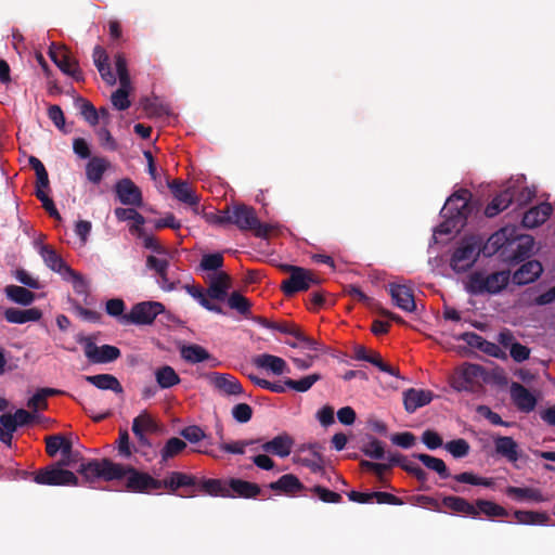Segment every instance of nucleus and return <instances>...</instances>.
<instances>
[{"instance_id": "32", "label": "nucleus", "mask_w": 555, "mask_h": 555, "mask_svg": "<svg viewBox=\"0 0 555 555\" xmlns=\"http://www.w3.org/2000/svg\"><path fill=\"white\" fill-rule=\"evenodd\" d=\"M44 263L54 272H57L62 276L65 274L66 269L69 267L64 260L57 255V253L50 246L41 244L38 249Z\"/></svg>"}, {"instance_id": "14", "label": "nucleus", "mask_w": 555, "mask_h": 555, "mask_svg": "<svg viewBox=\"0 0 555 555\" xmlns=\"http://www.w3.org/2000/svg\"><path fill=\"white\" fill-rule=\"evenodd\" d=\"M389 294L392 298L393 304L405 312H412L415 310L416 305L413 293L410 287L401 284H390Z\"/></svg>"}, {"instance_id": "12", "label": "nucleus", "mask_w": 555, "mask_h": 555, "mask_svg": "<svg viewBox=\"0 0 555 555\" xmlns=\"http://www.w3.org/2000/svg\"><path fill=\"white\" fill-rule=\"evenodd\" d=\"M115 192L122 205L140 207L143 204L141 190L130 179L119 180Z\"/></svg>"}, {"instance_id": "15", "label": "nucleus", "mask_w": 555, "mask_h": 555, "mask_svg": "<svg viewBox=\"0 0 555 555\" xmlns=\"http://www.w3.org/2000/svg\"><path fill=\"white\" fill-rule=\"evenodd\" d=\"M230 287V276L225 272L217 271L209 275L207 295L212 299L223 300L227 297Z\"/></svg>"}, {"instance_id": "37", "label": "nucleus", "mask_w": 555, "mask_h": 555, "mask_svg": "<svg viewBox=\"0 0 555 555\" xmlns=\"http://www.w3.org/2000/svg\"><path fill=\"white\" fill-rule=\"evenodd\" d=\"M46 444L47 453L50 456H54L59 452L62 455H68L73 449L72 441L61 435L47 437Z\"/></svg>"}, {"instance_id": "35", "label": "nucleus", "mask_w": 555, "mask_h": 555, "mask_svg": "<svg viewBox=\"0 0 555 555\" xmlns=\"http://www.w3.org/2000/svg\"><path fill=\"white\" fill-rule=\"evenodd\" d=\"M172 258V253L165 248L164 254L150 255L146 258V267L156 271V273L164 280L167 281V269L169 260Z\"/></svg>"}, {"instance_id": "6", "label": "nucleus", "mask_w": 555, "mask_h": 555, "mask_svg": "<svg viewBox=\"0 0 555 555\" xmlns=\"http://www.w3.org/2000/svg\"><path fill=\"white\" fill-rule=\"evenodd\" d=\"M115 66L120 88L112 94L111 101L115 108L124 111L130 106L128 95L131 90V80L127 68V61L122 54L115 55Z\"/></svg>"}, {"instance_id": "61", "label": "nucleus", "mask_w": 555, "mask_h": 555, "mask_svg": "<svg viewBox=\"0 0 555 555\" xmlns=\"http://www.w3.org/2000/svg\"><path fill=\"white\" fill-rule=\"evenodd\" d=\"M233 417L240 423H246L251 418L253 410L246 403H238L232 410Z\"/></svg>"}, {"instance_id": "44", "label": "nucleus", "mask_w": 555, "mask_h": 555, "mask_svg": "<svg viewBox=\"0 0 555 555\" xmlns=\"http://www.w3.org/2000/svg\"><path fill=\"white\" fill-rule=\"evenodd\" d=\"M163 482V489H169L176 491L181 487H188L194 485V478L183 473H171Z\"/></svg>"}, {"instance_id": "57", "label": "nucleus", "mask_w": 555, "mask_h": 555, "mask_svg": "<svg viewBox=\"0 0 555 555\" xmlns=\"http://www.w3.org/2000/svg\"><path fill=\"white\" fill-rule=\"evenodd\" d=\"M223 264V257L221 254H207L204 255L199 268L204 271H217Z\"/></svg>"}, {"instance_id": "53", "label": "nucleus", "mask_w": 555, "mask_h": 555, "mask_svg": "<svg viewBox=\"0 0 555 555\" xmlns=\"http://www.w3.org/2000/svg\"><path fill=\"white\" fill-rule=\"evenodd\" d=\"M287 345L292 348L300 349L302 352H318L320 350V344L309 336H300L299 339L287 341Z\"/></svg>"}, {"instance_id": "47", "label": "nucleus", "mask_w": 555, "mask_h": 555, "mask_svg": "<svg viewBox=\"0 0 555 555\" xmlns=\"http://www.w3.org/2000/svg\"><path fill=\"white\" fill-rule=\"evenodd\" d=\"M474 506L476 508L475 509L476 515L485 514L486 516H490V517H505L506 516L505 509L502 506H500L491 501L479 500V501H477V503Z\"/></svg>"}, {"instance_id": "42", "label": "nucleus", "mask_w": 555, "mask_h": 555, "mask_svg": "<svg viewBox=\"0 0 555 555\" xmlns=\"http://www.w3.org/2000/svg\"><path fill=\"white\" fill-rule=\"evenodd\" d=\"M5 295L12 301L28 306L35 300V294L25 287L17 285H9L5 287Z\"/></svg>"}, {"instance_id": "26", "label": "nucleus", "mask_w": 555, "mask_h": 555, "mask_svg": "<svg viewBox=\"0 0 555 555\" xmlns=\"http://www.w3.org/2000/svg\"><path fill=\"white\" fill-rule=\"evenodd\" d=\"M552 212V207L547 203H542L530 208L522 218V224L526 228H535L546 221Z\"/></svg>"}, {"instance_id": "39", "label": "nucleus", "mask_w": 555, "mask_h": 555, "mask_svg": "<svg viewBox=\"0 0 555 555\" xmlns=\"http://www.w3.org/2000/svg\"><path fill=\"white\" fill-rule=\"evenodd\" d=\"M155 379L163 389L171 388L180 383V377L169 365H163L155 370Z\"/></svg>"}, {"instance_id": "40", "label": "nucleus", "mask_w": 555, "mask_h": 555, "mask_svg": "<svg viewBox=\"0 0 555 555\" xmlns=\"http://www.w3.org/2000/svg\"><path fill=\"white\" fill-rule=\"evenodd\" d=\"M442 506L453 512L463 513L468 516H476V508L474 504H470L468 501L460 496H446L442 500Z\"/></svg>"}, {"instance_id": "24", "label": "nucleus", "mask_w": 555, "mask_h": 555, "mask_svg": "<svg viewBox=\"0 0 555 555\" xmlns=\"http://www.w3.org/2000/svg\"><path fill=\"white\" fill-rule=\"evenodd\" d=\"M42 317V312L37 308H29L21 310L16 308H9L4 311V318L9 323L12 324H24L27 322L39 321Z\"/></svg>"}, {"instance_id": "33", "label": "nucleus", "mask_w": 555, "mask_h": 555, "mask_svg": "<svg viewBox=\"0 0 555 555\" xmlns=\"http://www.w3.org/2000/svg\"><path fill=\"white\" fill-rule=\"evenodd\" d=\"M109 162L104 157H92L86 165L87 179L98 184L101 182L104 172L109 168Z\"/></svg>"}, {"instance_id": "10", "label": "nucleus", "mask_w": 555, "mask_h": 555, "mask_svg": "<svg viewBox=\"0 0 555 555\" xmlns=\"http://www.w3.org/2000/svg\"><path fill=\"white\" fill-rule=\"evenodd\" d=\"M481 373L482 370L479 365L465 363L457 367L450 377V385L456 391L470 390Z\"/></svg>"}, {"instance_id": "22", "label": "nucleus", "mask_w": 555, "mask_h": 555, "mask_svg": "<svg viewBox=\"0 0 555 555\" xmlns=\"http://www.w3.org/2000/svg\"><path fill=\"white\" fill-rule=\"evenodd\" d=\"M229 498H245L250 499L259 494L260 488L253 482L231 478L229 479Z\"/></svg>"}, {"instance_id": "63", "label": "nucleus", "mask_w": 555, "mask_h": 555, "mask_svg": "<svg viewBox=\"0 0 555 555\" xmlns=\"http://www.w3.org/2000/svg\"><path fill=\"white\" fill-rule=\"evenodd\" d=\"M107 314L112 315V317H117L119 318V322L121 323V317L126 315L124 313V310H125V304L121 299L119 298H114V299H109L107 302H106V308H105Z\"/></svg>"}, {"instance_id": "19", "label": "nucleus", "mask_w": 555, "mask_h": 555, "mask_svg": "<svg viewBox=\"0 0 555 555\" xmlns=\"http://www.w3.org/2000/svg\"><path fill=\"white\" fill-rule=\"evenodd\" d=\"M157 430L155 420L146 411L141 412L132 423V431L140 443L147 442L146 435Z\"/></svg>"}, {"instance_id": "64", "label": "nucleus", "mask_w": 555, "mask_h": 555, "mask_svg": "<svg viewBox=\"0 0 555 555\" xmlns=\"http://www.w3.org/2000/svg\"><path fill=\"white\" fill-rule=\"evenodd\" d=\"M391 442L401 448L409 449L414 446L415 437L409 431L395 434L391 436Z\"/></svg>"}, {"instance_id": "20", "label": "nucleus", "mask_w": 555, "mask_h": 555, "mask_svg": "<svg viewBox=\"0 0 555 555\" xmlns=\"http://www.w3.org/2000/svg\"><path fill=\"white\" fill-rule=\"evenodd\" d=\"M542 264L537 260L524 263L513 274V282L517 285H525L534 282L542 273Z\"/></svg>"}, {"instance_id": "2", "label": "nucleus", "mask_w": 555, "mask_h": 555, "mask_svg": "<svg viewBox=\"0 0 555 555\" xmlns=\"http://www.w3.org/2000/svg\"><path fill=\"white\" fill-rule=\"evenodd\" d=\"M469 192L466 190H462L452 194L446 202L443 208L441 209V215L446 218V221L442 222L435 230L434 235L437 234H450L453 231H459L464 227L465 220L469 212L468 201H469Z\"/></svg>"}, {"instance_id": "43", "label": "nucleus", "mask_w": 555, "mask_h": 555, "mask_svg": "<svg viewBox=\"0 0 555 555\" xmlns=\"http://www.w3.org/2000/svg\"><path fill=\"white\" fill-rule=\"evenodd\" d=\"M453 479L457 482L468 483L472 486H481L486 488H494V479L489 477H482L474 474L473 472H464L453 476Z\"/></svg>"}, {"instance_id": "17", "label": "nucleus", "mask_w": 555, "mask_h": 555, "mask_svg": "<svg viewBox=\"0 0 555 555\" xmlns=\"http://www.w3.org/2000/svg\"><path fill=\"white\" fill-rule=\"evenodd\" d=\"M511 398L518 410L529 413L537 405L535 397L521 384L513 383L511 386Z\"/></svg>"}, {"instance_id": "4", "label": "nucleus", "mask_w": 555, "mask_h": 555, "mask_svg": "<svg viewBox=\"0 0 555 555\" xmlns=\"http://www.w3.org/2000/svg\"><path fill=\"white\" fill-rule=\"evenodd\" d=\"M481 240L475 236L463 238L453 249L450 267L456 273L466 272L477 261L481 251Z\"/></svg>"}, {"instance_id": "50", "label": "nucleus", "mask_w": 555, "mask_h": 555, "mask_svg": "<svg viewBox=\"0 0 555 555\" xmlns=\"http://www.w3.org/2000/svg\"><path fill=\"white\" fill-rule=\"evenodd\" d=\"M186 447V443L180 438H170L160 451L162 460L164 462L175 457L181 453Z\"/></svg>"}, {"instance_id": "7", "label": "nucleus", "mask_w": 555, "mask_h": 555, "mask_svg": "<svg viewBox=\"0 0 555 555\" xmlns=\"http://www.w3.org/2000/svg\"><path fill=\"white\" fill-rule=\"evenodd\" d=\"M34 481L46 486H77V476L55 464L35 473Z\"/></svg>"}, {"instance_id": "27", "label": "nucleus", "mask_w": 555, "mask_h": 555, "mask_svg": "<svg viewBox=\"0 0 555 555\" xmlns=\"http://www.w3.org/2000/svg\"><path fill=\"white\" fill-rule=\"evenodd\" d=\"M494 447L498 454L507 461L515 463L519 459V448L512 437L500 436L494 438Z\"/></svg>"}, {"instance_id": "60", "label": "nucleus", "mask_w": 555, "mask_h": 555, "mask_svg": "<svg viewBox=\"0 0 555 555\" xmlns=\"http://www.w3.org/2000/svg\"><path fill=\"white\" fill-rule=\"evenodd\" d=\"M139 240L142 241V245L155 254H164L165 247L152 235L147 233H143L142 235L137 236Z\"/></svg>"}, {"instance_id": "34", "label": "nucleus", "mask_w": 555, "mask_h": 555, "mask_svg": "<svg viewBox=\"0 0 555 555\" xmlns=\"http://www.w3.org/2000/svg\"><path fill=\"white\" fill-rule=\"evenodd\" d=\"M514 189L515 184H511L500 195L493 198V201L486 208V215L488 217H494L500 211L506 209L514 198V191H512Z\"/></svg>"}, {"instance_id": "62", "label": "nucleus", "mask_w": 555, "mask_h": 555, "mask_svg": "<svg viewBox=\"0 0 555 555\" xmlns=\"http://www.w3.org/2000/svg\"><path fill=\"white\" fill-rule=\"evenodd\" d=\"M354 357L358 360L367 361L372 363L373 365L377 366L379 365V362L382 360L380 356L376 352H367L366 349L363 346H358L354 349Z\"/></svg>"}, {"instance_id": "25", "label": "nucleus", "mask_w": 555, "mask_h": 555, "mask_svg": "<svg viewBox=\"0 0 555 555\" xmlns=\"http://www.w3.org/2000/svg\"><path fill=\"white\" fill-rule=\"evenodd\" d=\"M92 56H93L94 65L96 66L102 79L109 86L115 85L116 77L113 74V72L111 70V67L108 64V56H107V53L105 52V50L102 47L96 46L93 49Z\"/></svg>"}, {"instance_id": "31", "label": "nucleus", "mask_w": 555, "mask_h": 555, "mask_svg": "<svg viewBox=\"0 0 555 555\" xmlns=\"http://www.w3.org/2000/svg\"><path fill=\"white\" fill-rule=\"evenodd\" d=\"M270 488L278 493L294 495L300 492L304 486L296 476L286 474L280 477L275 482H272Z\"/></svg>"}, {"instance_id": "28", "label": "nucleus", "mask_w": 555, "mask_h": 555, "mask_svg": "<svg viewBox=\"0 0 555 555\" xmlns=\"http://www.w3.org/2000/svg\"><path fill=\"white\" fill-rule=\"evenodd\" d=\"M350 501L357 503H379V504H392L396 502V496L387 492H358L351 491L348 493Z\"/></svg>"}, {"instance_id": "55", "label": "nucleus", "mask_w": 555, "mask_h": 555, "mask_svg": "<svg viewBox=\"0 0 555 555\" xmlns=\"http://www.w3.org/2000/svg\"><path fill=\"white\" fill-rule=\"evenodd\" d=\"M228 305L231 309H234L242 314H247L250 308V304L247 298L237 292H234L229 296Z\"/></svg>"}, {"instance_id": "46", "label": "nucleus", "mask_w": 555, "mask_h": 555, "mask_svg": "<svg viewBox=\"0 0 555 555\" xmlns=\"http://www.w3.org/2000/svg\"><path fill=\"white\" fill-rule=\"evenodd\" d=\"M181 357L191 363H198L209 359V353L198 345H189L181 348Z\"/></svg>"}, {"instance_id": "29", "label": "nucleus", "mask_w": 555, "mask_h": 555, "mask_svg": "<svg viewBox=\"0 0 555 555\" xmlns=\"http://www.w3.org/2000/svg\"><path fill=\"white\" fill-rule=\"evenodd\" d=\"M169 188L173 196L179 202L184 203L189 206H196L198 204V197L189 183L180 180H173L169 184Z\"/></svg>"}, {"instance_id": "36", "label": "nucleus", "mask_w": 555, "mask_h": 555, "mask_svg": "<svg viewBox=\"0 0 555 555\" xmlns=\"http://www.w3.org/2000/svg\"><path fill=\"white\" fill-rule=\"evenodd\" d=\"M86 380L99 389L113 390L116 393L122 392V387L118 379L111 374L90 375L85 377Z\"/></svg>"}, {"instance_id": "45", "label": "nucleus", "mask_w": 555, "mask_h": 555, "mask_svg": "<svg viewBox=\"0 0 555 555\" xmlns=\"http://www.w3.org/2000/svg\"><path fill=\"white\" fill-rule=\"evenodd\" d=\"M428 469L436 472L441 478L450 477L446 463L438 457L420 453L415 455Z\"/></svg>"}, {"instance_id": "21", "label": "nucleus", "mask_w": 555, "mask_h": 555, "mask_svg": "<svg viewBox=\"0 0 555 555\" xmlns=\"http://www.w3.org/2000/svg\"><path fill=\"white\" fill-rule=\"evenodd\" d=\"M293 446V438L288 434L284 433L263 443L261 448L268 453L278 455L280 457H286L289 455Z\"/></svg>"}, {"instance_id": "59", "label": "nucleus", "mask_w": 555, "mask_h": 555, "mask_svg": "<svg viewBox=\"0 0 555 555\" xmlns=\"http://www.w3.org/2000/svg\"><path fill=\"white\" fill-rule=\"evenodd\" d=\"M422 442L430 450L440 448L443 444L442 438L434 430H425L422 435Z\"/></svg>"}, {"instance_id": "49", "label": "nucleus", "mask_w": 555, "mask_h": 555, "mask_svg": "<svg viewBox=\"0 0 555 555\" xmlns=\"http://www.w3.org/2000/svg\"><path fill=\"white\" fill-rule=\"evenodd\" d=\"M16 428L17 426L12 414L7 413L0 416V440L2 442L10 444Z\"/></svg>"}, {"instance_id": "38", "label": "nucleus", "mask_w": 555, "mask_h": 555, "mask_svg": "<svg viewBox=\"0 0 555 555\" xmlns=\"http://www.w3.org/2000/svg\"><path fill=\"white\" fill-rule=\"evenodd\" d=\"M505 493L517 502H538L542 500V494L532 488L508 487Z\"/></svg>"}, {"instance_id": "5", "label": "nucleus", "mask_w": 555, "mask_h": 555, "mask_svg": "<svg viewBox=\"0 0 555 555\" xmlns=\"http://www.w3.org/2000/svg\"><path fill=\"white\" fill-rule=\"evenodd\" d=\"M225 219L242 231L253 230L257 236L264 237L269 228L259 222L255 209L246 205H233L227 208Z\"/></svg>"}, {"instance_id": "1", "label": "nucleus", "mask_w": 555, "mask_h": 555, "mask_svg": "<svg viewBox=\"0 0 555 555\" xmlns=\"http://www.w3.org/2000/svg\"><path fill=\"white\" fill-rule=\"evenodd\" d=\"M77 472L88 483H93L100 479L105 481L125 479L126 488L132 492L152 493L163 489L162 480L153 478L147 473L114 463L107 459L81 463L77 467Z\"/></svg>"}, {"instance_id": "56", "label": "nucleus", "mask_w": 555, "mask_h": 555, "mask_svg": "<svg viewBox=\"0 0 555 555\" xmlns=\"http://www.w3.org/2000/svg\"><path fill=\"white\" fill-rule=\"evenodd\" d=\"M534 247V240L530 235H521L518 237L517 255L515 260H521L528 257Z\"/></svg>"}, {"instance_id": "54", "label": "nucleus", "mask_w": 555, "mask_h": 555, "mask_svg": "<svg viewBox=\"0 0 555 555\" xmlns=\"http://www.w3.org/2000/svg\"><path fill=\"white\" fill-rule=\"evenodd\" d=\"M444 448L450 454L457 459L466 456L469 452V444L464 439L449 441L446 443Z\"/></svg>"}, {"instance_id": "3", "label": "nucleus", "mask_w": 555, "mask_h": 555, "mask_svg": "<svg viewBox=\"0 0 555 555\" xmlns=\"http://www.w3.org/2000/svg\"><path fill=\"white\" fill-rule=\"evenodd\" d=\"M508 271H499L491 274L475 272L470 274L465 283V289L473 295L498 294L509 282Z\"/></svg>"}, {"instance_id": "30", "label": "nucleus", "mask_w": 555, "mask_h": 555, "mask_svg": "<svg viewBox=\"0 0 555 555\" xmlns=\"http://www.w3.org/2000/svg\"><path fill=\"white\" fill-rule=\"evenodd\" d=\"M296 462L309 467L313 472L320 470L323 465L322 456L315 447H302L296 455Z\"/></svg>"}, {"instance_id": "11", "label": "nucleus", "mask_w": 555, "mask_h": 555, "mask_svg": "<svg viewBox=\"0 0 555 555\" xmlns=\"http://www.w3.org/2000/svg\"><path fill=\"white\" fill-rule=\"evenodd\" d=\"M291 276L284 281L282 288L286 295L306 291L314 282L312 274L299 267H289Z\"/></svg>"}, {"instance_id": "48", "label": "nucleus", "mask_w": 555, "mask_h": 555, "mask_svg": "<svg viewBox=\"0 0 555 555\" xmlns=\"http://www.w3.org/2000/svg\"><path fill=\"white\" fill-rule=\"evenodd\" d=\"M320 379L321 375L318 373H313L298 380L288 378L285 380V385H287L288 388L296 390L298 392H306Z\"/></svg>"}, {"instance_id": "52", "label": "nucleus", "mask_w": 555, "mask_h": 555, "mask_svg": "<svg viewBox=\"0 0 555 555\" xmlns=\"http://www.w3.org/2000/svg\"><path fill=\"white\" fill-rule=\"evenodd\" d=\"M64 280L70 282L77 294L86 295L88 293V283L78 272L72 268L66 269L65 274L62 276Z\"/></svg>"}, {"instance_id": "58", "label": "nucleus", "mask_w": 555, "mask_h": 555, "mask_svg": "<svg viewBox=\"0 0 555 555\" xmlns=\"http://www.w3.org/2000/svg\"><path fill=\"white\" fill-rule=\"evenodd\" d=\"M364 452L372 459L382 460L385 455L384 444L379 440L373 439L366 443Z\"/></svg>"}, {"instance_id": "13", "label": "nucleus", "mask_w": 555, "mask_h": 555, "mask_svg": "<svg viewBox=\"0 0 555 555\" xmlns=\"http://www.w3.org/2000/svg\"><path fill=\"white\" fill-rule=\"evenodd\" d=\"M85 354L93 363H107L116 360L120 351L111 345L96 346L89 341L85 347Z\"/></svg>"}, {"instance_id": "41", "label": "nucleus", "mask_w": 555, "mask_h": 555, "mask_svg": "<svg viewBox=\"0 0 555 555\" xmlns=\"http://www.w3.org/2000/svg\"><path fill=\"white\" fill-rule=\"evenodd\" d=\"M201 489L210 495L229 498V479H206L201 483Z\"/></svg>"}, {"instance_id": "16", "label": "nucleus", "mask_w": 555, "mask_h": 555, "mask_svg": "<svg viewBox=\"0 0 555 555\" xmlns=\"http://www.w3.org/2000/svg\"><path fill=\"white\" fill-rule=\"evenodd\" d=\"M208 379L223 395L236 396L243 392L242 385L232 375L211 373L208 375Z\"/></svg>"}, {"instance_id": "51", "label": "nucleus", "mask_w": 555, "mask_h": 555, "mask_svg": "<svg viewBox=\"0 0 555 555\" xmlns=\"http://www.w3.org/2000/svg\"><path fill=\"white\" fill-rule=\"evenodd\" d=\"M513 228H503L489 237L488 245L494 250L501 249L513 240Z\"/></svg>"}, {"instance_id": "9", "label": "nucleus", "mask_w": 555, "mask_h": 555, "mask_svg": "<svg viewBox=\"0 0 555 555\" xmlns=\"http://www.w3.org/2000/svg\"><path fill=\"white\" fill-rule=\"evenodd\" d=\"M49 56L65 75L73 77L77 81L83 79L78 62L72 56L64 46L51 43L49 48Z\"/></svg>"}, {"instance_id": "18", "label": "nucleus", "mask_w": 555, "mask_h": 555, "mask_svg": "<svg viewBox=\"0 0 555 555\" xmlns=\"http://www.w3.org/2000/svg\"><path fill=\"white\" fill-rule=\"evenodd\" d=\"M433 392L425 389L411 388L403 392L404 408L409 413L415 412L417 409L431 402Z\"/></svg>"}, {"instance_id": "8", "label": "nucleus", "mask_w": 555, "mask_h": 555, "mask_svg": "<svg viewBox=\"0 0 555 555\" xmlns=\"http://www.w3.org/2000/svg\"><path fill=\"white\" fill-rule=\"evenodd\" d=\"M164 311V306L158 301H144L132 307L129 313L121 317V324H150Z\"/></svg>"}, {"instance_id": "23", "label": "nucleus", "mask_w": 555, "mask_h": 555, "mask_svg": "<svg viewBox=\"0 0 555 555\" xmlns=\"http://www.w3.org/2000/svg\"><path fill=\"white\" fill-rule=\"evenodd\" d=\"M254 363L261 369H264L267 371H270L271 373L275 375H282L284 373H287L288 366L284 359L269 354V353H262L257 356L254 359Z\"/></svg>"}]
</instances>
